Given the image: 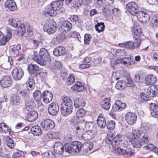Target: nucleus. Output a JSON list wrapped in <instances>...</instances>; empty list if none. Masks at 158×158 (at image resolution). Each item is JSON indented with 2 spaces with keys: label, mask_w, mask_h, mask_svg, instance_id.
<instances>
[{
  "label": "nucleus",
  "mask_w": 158,
  "mask_h": 158,
  "mask_svg": "<svg viewBox=\"0 0 158 158\" xmlns=\"http://www.w3.org/2000/svg\"><path fill=\"white\" fill-rule=\"evenodd\" d=\"M157 81L156 77L152 75H147L145 80V83L147 85H151L155 83Z\"/></svg>",
  "instance_id": "bb28decb"
},
{
  "label": "nucleus",
  "mask_w": 158,
  "mask_h": 158,
  "mask_svg": "<svg viewBox=\"0 0 158 158\" xmlns=\"http://www.w3.org/2000/svg\"><path fill=\"white\" fill-rule=\"evenodd\" d=\"M132 62V60L131 58H125L123 59L117 60L115 62V64L121 63L124 64L127 67L130 66Z\"/></svg>",
  "instance_id": "a878e982"
},
{
  "label": "nucleus",
  "mask_w": 158,
  "mask_h": 158,
  "mask_svg": "<svg viewBox=\"0 0 158 158\" xmlns=\"http://www.w3.org/2000/svg\"><path fill=\"white\" fill-rule=\"evenodd\" d=\"M82 2L79 0H77L74 1L72 5L76 9H79L81 7L82 5Z\"/></svg>",
  "instance_id": "5fc2aeb1"
},
{
  "label": "nucleus",
  "mask_w": 158,
  "mask_h": 158,
  "mask_svg": "<svg viewBox=\"0 0 158 158\" xmlns=\"http://www.w3.org/2000/svg\"><path fill=\"white\" fill-rule=\"evenodd\" d=\"M118 137L117 136H116L114 139H113L112 137H108L107 139V141L110 142V143H111L113 147L116 148L117 146L119 143V142L118 140H116V138Z\"/></svg>",
  "instance_id": "ea45409f"
},
{
  "label": "nucleus",
  "mask_w": 158,
  "mask_h": 158,
  "mask_svg": "<svg viewBox=\"0 0 158 158\" xmlns=\"http://www.w3.org/2000/svg\"><path fill=\"white\" fill-rule=\"evenodd\" d=\"M75 81V79L73 74H71L68 78L66 83L69 85H70L73 83Z\"/></svg>",
  "instance_id": "3c124183"
},
{
  "label": "nucleus",
  "mask_w": 158,
  "mask_h": 158,
  "mask_svg": "<svg viewBox=\"0 0 158 158\" xmlns=\"http://www.w3.org/2000/svg\"><path fill=\"white\" fill-rule=\"evenodd\" d=\"M66 37V35L64 33H62L61 34H58L56 37L52 39L51 43L54 45L57 44L65 40Z\"/></svg>",
  "instance_id": "aec40b11"
},
{
  "label": "nucleus",
  "mask_w": 158,
  "mask_h": 158,
  "mask_svg": "<svg viewBox=\"0 0 158 158\" xmlns=\"http://www.w3.org/2000/svg\"><path fill=\"white\" fill-rule=\"evenodd\" d=\"M5 37L8 40H9L12 37V33L10 30H8L6 31Z\"/></svg>",
  "instance_id": "338daca9"
},
{
  "label": "nucleus",
  "mask_w": 158,
  "mask_h": 158,
  "mask_svg": "<svg viewBox=\"0 0 158 158\" xmlns=\"http://www.w3.org/2000/svg\"><path fill=\"white\" fill-rule=\"evenodd\" d=\"M110 98H104L102 102V106L104 109L108 110L110 106Z\"/></svg>",
  "instance_id": "72a5a7b5"
},
{
  "label": "nucleus",
  "mask_w": 158,
  "mask_h": 158,
  "mask_svg": "<svg viewBox=\"0 0 158 158\" xmlns=\"http://www.w3.org/2000/svg\"><path fill=\"white\" fill-rule=\"evenodd\" d=\"M69 35L71 37H75L76 36V38H77L78 40L81 42V37L80 36V34L78 33H77L75 31H71L69 34Z\"/></svg>",
  "instance_id": "603ef678"
},
{
  "label": "nucleus",
  "mask_w": 158,
  "mask_h": 158,
  "mask_svg": "<svg viewBox=\"0 0 158 158\" xmlns=\"http://www.w3.org/2000/svg\"><path fill=\"white\" fill-rule=\"evenodd\" d=\"M7 41H8V40L3 35L1 37H0V44L2 45H5Z\"/></svg>",
  "instance_id": "680f3d73"
},
{
  "label": "nucleus",
  "mask_w": 158,
  "mask_h": 158,
  "mask_svg": "<svg viewBox=\"0 0 158 158\" xmlns=\"http://www.w3.org/2000/svg\"><path fill=\"white\" fill-rule=\"evenodd\" d=\"M132 138H141L143 136H147L144 135L142 131L138 129H133L132 132Z\"/></svg>",
  "instance_id": "7c9ffc66"
},
{
  "label": "nucleus",
  "mask_w": 158,
  "mask_h": 158,
  "mask_svg": "<svg viewBox=\"0 0 158 158\" xmlns=\"http://www.w3.org/2000/svg\"><path fill=\"white\" fill-rule=\"evenodd\" d=\"M72 27V24L70 22L68 21H64L61 26V30L63 32H66L70 30Z\"/></svg>",
  "instance_id": "b1692460"
},
{
  "label": "nucleus",
  "mask_w": 158,
  "mask_h": 158,
  "mask_svg": "<svg viewBox=\"0 0 158 158\" xmlns=\"http://www.w3.org/2000/svg\"><path fill=\"white\" fill-rule=\"evenodd\" d=\"M148 139L147 136H143L141 138H132L131 143L134 147L140 148L143 145L148 143Z\"/></svg>",
  "instance_id": "0eeeda50"
},
{
  "label": "nucleus",
  "mask_w": 158,
  "mask_h": 158,
  "mask_svg": "<svg viewBox=\"0 0 158 158\" xmlns=\"http://www.w3.org/2000/svg\"><path fill=\"white\" fill-rule=\"evenodd\" d=\"M127 155L130 156H132L135 153L134 151L130 148H129L127 150Z\"/></svg>",
  "instance_id": "774afa93"
},
{
  "label": "nucleus",
  "mask_w": 158,
  "mask_h": 158,
  "mask_svg": "<svg viewBox=\"0 0 158 158\" xmlns=\"http://www.w3.org/2000/svg\"><path fill=\"white\" fill-rule=\"evenodd\" d=\"M12 83L11 77L9 76H3L0 81L1 86L4 88L10 87Z\"/></svg>",
  "instance_id": "2eb2a0df"
},
{
  "label": "nucleus",
  "mask_w": 158,
  "mask_h": 158,
  "mask_svg": "<svg viewBox=\"0 0 158 158\" xmlns=\"http://www.w3.org/2000/svg\"><path fill=\"white\" fill-rule=\"evenodd\" d=\"M150 24L154 28L158 26V14L153 15L151 17Z\"/></svg>",
  "instance_id": "473e14b6"
},
{
  "label": "nucleus",
  "mask_w": 158,
  "mask_h": 158,
  "mask_svg": "<svg viewBox=\"0 0 158 158\" xmlns=\"http://www.w3.org/2000/svg\"><path fill=\"white\" fill-rule=\"evenodd\" d=\"M139 20L143 23H146L148 22L150 19L149 15L146 12L140 11L137 16Z\"/></svg>",
  "instance_id": "dca6fc26"
},
{
  "label": "nucleus",
  "mask_w": 158,
  "mask_h": 158,
  "mask_svg": "<svg viewBox=\"0 0 158 158\" xmlns=\"http://www.w3.org/2000/svg\"><path fill=\"white\" fill-rule=\"evenodd\" d=\"M51 6L56 11V10H60L61 6L60 2L59 1H53L50 4Z\"/></svg>",
  "instance_id": "37998d69"
},
{
  "label": "nucleus",
  "mask_w": 158,
  "mask_h": 158,
  "mask_svg": "<svg viewBox=\"0 0 158 158\" xmlns=\"http://www.w3.org/2000/svg\"><path fill=\"white\" fill-rule=\"evenodd\" d=\"M10 129L5 123H2L0 124V132L6 133L10 131Z\"/></svg>",
  "instance_id": "49530a36"
},
{
  "label": "nucleus",
  "mask_w": 158,
  "mask_h": 158,
  "mask_svg": "<svg viewBox=\"0 0 158 158\" xmlns=\"http://www.w3.org/2000/svg\"><path fill=\"white\" fill-rule=\"evenodd\" d=\"M12 74L13 78L15 80H19L24 74V72L22 69L15 67L12 71Z\"/></svg>",
  "instance_id": "f8f14e48"
},
{
  "label": "nucleus",
  "mask_w": 158,
  "mask_h": 158,
  "mask_svg": "<svg viewBox=\"0 0 158 158\" xmlns=\"http://www.w3.org/2000/svg\"><path fill=\"white\" fill-rule=\"evenodd\" d=\"M147 95H145V94L142 93L140 95L141 98L144 101H148L149 99V97H150L149 96V95L147 94Z\"/></svg>",
  "instance_id": "69168bd1"
},
{
  "label": "nucleus",
  "mask_w": 158,
  "mask_h": 158,
  "mask_svg": "<svg viewBox=\"0 0 158 158\" xmlns=\"http://www.w3.org/2000/svg\"><path fill=\"white\" fill-rule=\"evenodd\" d=\"M151 108V114L152 116L156 118H158V106L154 103L150 104Z\"/></svg>",
  "instance_id": "c85d7f7f"
},
{
  "label": "nucleus",
  "mask_w": 158,
  "mask_h": 158,
  "mask_svg": "<svg viewBox=\"0 0 158 158\" xmlns=\"http://www.w3.org/2000/svg\"><path fill=\"white\" fill-rule=\"evenodd\" d=\"M106 125L108 129L112 130L115 127V123L114 121L111 120L108 122Z\"/></svg>",
  "instance_id": "864d4df0"
},
{
  "label": "nucleus",
  "mask_w": 158,
  "mask_h": 158,
  "mask_svg": "<svg viewBox=\"0 0 158 158\" xmlns=\"http://www.w3.org/2000/svg\"><path fill=\"white\" fill-rule=\"evenodd\" d=\"M5 6L11 11H14L17 8L16 4L13 0H7L5 2Z\"/></svg>",
  "instance_id": "cd10ccee"
},
{
  "label": "nucleus",
  "mask_w": 158,
  "mask_h": 158,
  "mask_svg": "<svg viewBox=\"0 0 158 158\" xmlns=\"http://www.w3.org/2000/svg\"><path fill=\"white\" fill-rule=\"evenodd\" d=\"M127 107L126 104L122 102L119 100H115V103L112 106V110L114 111H120L125 109Z\"/></svg>",
  "instance_id": "ddd939ff"
},
{
  "label": "nucleus",
  "mask_w": 158,
  "mask_h": 158,
  "mask_svg": "<svg viewBox=\"0 0 158 158\" xmlns=\"http://www.w3.org/2000/svg\"><path fill=\"white\" fill-rule=\"evenodd\" d=\"M125 118L128 124L132 125L136 123L137 117L135 113L128 112L126 114Z\"/></svg>",
  "instance_id": "9d476101"
},
{
  "label": "nucleus",
  "mask_w": 158,
  "mask_h": 158,
  "mask_svg": "<svg viewBox=\"0 0 158 158\" xmlns=\"http://www.w3.org/2000/svg\"><path fill=\"white\" fill-rule=\"evenodd\" d=\"M127 55V52L123 49H117L115 52V56L117 58H119L120 59H123Z\"/></svg>",
  "instance_id": "c756f323"
},
{
  "label": "nucleus",
  "mask_w": 158,
  "mask_h": 158,
  "mask_svg": "<svg viewBox=\"0 0 158 158\" xmlns=\"http://www.w3.org/2000/svg\"><path fill=\"white\" fill-rule=\"evenodd\" d=\"M53 9L50 4L45 8L44 11V14H47L48 15L51 16H55L56 15V11Z\"/></svg>",
  "instance_id": "2f4dec72"
},
{
  "label": "nucleus",
  "mask_w": 158,
  "mask_h": 158,
  "mask_svg": "<svg viewBox=\"0 0 158 158\" xmlns=\"http://www.w3.org/2000/svg\"><path fill=\"white\" fill-rule=\"evenodd\" d=\"M21 49V46L20 44H18L15 47H14L11 48V52L12 53L17 55L19 52V50Z\"/></svg>",
  "instance_id": "09e8293b"
},
{
  "label": "nucleus",
  "mask_w": 158,
  "mask_h": 158,
  "mask_svg": "<svg viewBox=\"0 0 158 158\" xmlns=\"http://www.w3.org/2000/svg\"><path fill=\"white\" fill-rule=\"evenodd\" d=\"M71 89L80 92L84 90V87L81 83L77 81L74 85L72 86Z\"/></svg>",
  "instance_id": "4c0bfd02"
},
{
  "label": "nucleus",
  "mask_w": 158,
  "mask_h": 158,
  "mask_svg": "<svg viewBox=\"0 0 158 158\" xmlns=\"http://www.w3.org/2000/svg\"><path fill=\"white\" fill-rule=\"evenodd\" d=\"M134 80L135 82L138 83H140L142 80V79L140 77L139 75L138 74L134 75Z\"/></svg>",
  "instance_id": "e2e57ef3"
},
{
  "label": "nucleus",
  "mask_w": 158,
  "mask_h": 158,
  "mask_svg": "<svg viewBox=\"0 0 158 158\" xmlns=\"http://www.w3.org/2000/svg\"><path fill=\"white\" fill-rule=\"evenodd\" d=\"M44 158H54V156L51 152H46L44 155Z\"/></svg>",
  "instance_id": "052dcab7"
},
{
  "label": "nucleus",
  "mask_w": 158,
  "mask_h": 158,
  "mask_svg": "<svg viewBox=\"0 0 158 158\" xmlns=\"http://www.w3.org/2000/svg\"><path fill=\"white\" fill-rule=\"evenodd\" d=\"M135 41L134 42L132 41H129L119 44V46L127 49L131 50H133L135 48H136L135 45L137 43Z\"/></svg>",
  "instance_id": "f3484780"
},
{
  "label": "nucleus",
  "mask_w": 158,
  "mask_h": 158,
  "mask_svg": "<svg viewBox=\"0 0 158 158\" xmlns=\"http://www.w3.org/2000/svg\"><path fill=\"white\" fill-rule=\"evenodd\" d=\"M127 86V84L125 81H119L116 83L115 87L118 89L122 90Z\"/></svg>",
  "instance_id": "a19ab883"
},
{
  "label": "nucleus",
  "mask_w": 158,
  "mask_h": 158,
  "mask_svg": "<svg viewBox=\"0 0 158 158\" xmlns=\"http://www.w3.org/2000/svg\"><path fill=\"white\" fill-rule=\"evenodd\" d=\"M74 104L76 108H80L85 105V103L81 98L76 99L74 101Z\"/></svg>",
  "instance_id": "e433bc0d"
},
{
  "label": "nucleus",
  "mask_w": 158,
  "mask_h": 158,
  "mask_svg": "<svg viewBox=\"0 0 158 158\" xmlns=\"http://www.w3.org/2000/svg\"><path fill=\"white\" fill-rule=\"evenodd\" d=\"M6 144L7 146L10 149H12L14 147V141L9 136L6 137Z\"/></svg>",
  "instance_id": "a18cd8bd"
},
{
  "label": "nucleus",
  "mask_w": 158,
  "mask_h": 158,
  "mask_svg": "<svg viewBox=\"0 0 158 158\" xmlns=\"http://www.w3.org/2000/svg\"><path fill=\"white\" fill-rule=\"evenodd\" d=\"M42 95L41 92L39 90L35 91L33 94V96L35 100L37 102L42 99Z\"/></svg>",
  "instance_id": "de8ad7c7"
},
{
  "label": "nucleus",
  "mask_w": 158,
  "mask_h": 158,
  "mask_svg": "<svg viewBox=\"0 0 158 158\" xmlns=\"http://www.w3.org/2000/svg\"><path fill=\"white\" fill-rule=\"evenodd\" d=\"M33 77L32 75L30 76L28 78V80L27 81L28 82L29 87L28 89L30 90H32L35 86V83L33 81Z\"/></svg>",
  "instance_id": "79ce46f5"
},
{
  "label": "nucleus",
  "mask_w": 158,
  "mask_h": 158,
  "mask_svg": "<svg viewBox=\"0 0 158 158\" xmlns=\"http://www.w3.org/2000/svg\"><path fill=\"white\" fill-rule=\"evenodd\" d=\"M56 29V24L55 22L52 20L46 21L44 25V30L49 34L54 33Z\"/></svg>",
  "instance_id": "423d86ee"
},
{
  "label": "nucleus",
  "mask_w": 158,
  "mask_h": 158,
  "mask_svg": "<svg viewBox=\"0 0 158 158\" xmlns=\"http://www.w3.org/2000/svg\"><path fill=\"white\" fill-rule=\"evenodd\" d=\"M28 70L30 74L35 77L38 73V67L36 64H30L28 65Z\"/></svg>",
  "instance_id": "4be33fe9"
},
{
  "label": "nucleus",
  "mask_w": 158,
  "mask_h": 158,
  "mask_svg": "<svg viewBox=\"0 0 158 158\" xmlns=\"http://www.w3.org/2000/svg\"><path fill=\"white\" fill-rule=\"evenodd\" d=\"M59 110V106L58 103L56 102L51 103L48 108L49 114L53 115L56 114Z\"/></svg>",
  "instance_id": "4468645a"
},
{
  "label": "nucleus",
  "mask_w": 158,
  "mask_h": 158,
  "mask_svg": "<svg viewBox=\"0 0 158 158\" xmlns=\"http://www.w3.org/2000/svg\"><path fill=\"white\" fill-rule=\"evenodd\" d=\"M53 53L56 56H61L66 55V52L63 47L59 46L54 49Z\"/></svg>",
  "instance_id": "5701e85b"
},
{
  "label": "nucleus",
  "mask_w": 158,
  "mask_h": 158,
  "mask_svg": "<svg viewBox=\"0 0 158 158\" xmlns=\"http://www.w3.org/2000/svg\"><path fill=\"white\" fill-rule=\"evenodd\" d=\"M10 102L12 105L17 106L20 104L21 102V99L19 96L13 94L10 98Z\"/></svg>",
  "instance_id": "393cba45"
},
{
  "label": "nucleus",
  "mask_w": 158,
  "mask_h": 158,
  "mask_svg": "<svg viewBox=\"0 0 158 158\" xmlns=\"http://www.w3.org/2000/svg\"><path fill=\"white\" fill-rule=\"evenodd\" d=\"M79 126L76 127V129L77 130V132L78 133L79 132L83 133L85 131H84L85 128H86V130H92L91 129L93 128V129L94 130V128H93L94 124L91 121L88 122L85 121V120L83 121L81 123H79Z\"/></svg>",
  "instance_id": "20e7f679"
},
{
  "label": "nucleus",
  "mask_w": 158,
  "mask_h": 158,
  "mask_svg": "<svg viewBox=\"0 0 158 158\" xmlns=\"http://www.w3.org/2000/svg\"><path fill=\"white\" fill-rule=\"evenodd\" d=\"M131 31L132 32L133 37L136 41L135 42L137 43L135 47L137 48L140 46L141 43L140 37L142 35L141 30L139 27L136 26L132 28Z\"/></svg>",
  "instance_id": "39448f33"
},
{
  "label": "nucleus",
  "mask_w": 158,
  "mask_h": 158,
  "mask_svg": "<svg viewBox=\"0 0 158 158\" xmlns=\"http://www.w3.org/2000/svg\"><path fill=\"white\" fill-rule=\"evenodd\" d=\"M53 95L52 92L48 91H44L42 93V99L46 103H48L52 99Z\"/></svg>",
  "instance_id": "6ab92c4d"
},
{
  "label": "nucleus",
  "mask_w": 158,
  "mask_h": 158,
  "mask_svg": "<svg viewBox=\"0 0 158 158\" xmlns=\"http://www.w3.org/2000/svg\"><path fill=\"white\" fill-rule=\"evenodd\" d=\"M38 114L37 112L35 111H30L27 115L28 120L29 122H33L37 118Z\"/></svg>",
  "instance_id": "58836bf2"
},
{
  "label": "nucleus",
  "mask_w": 158,
  "mask_h": 158,
  "mask_svg": "<svg viewBox=\"0 0 158 158\" xmlns=\"http://www.w3.org/2000/svg\"><path fill=\"white\" fill-rule=\"evenodd\" d=\"M105 27L104 23L102 22L101 23L97 22V24L95 25L96 30L99 33L103 31Z\"/></svg>",
  "instance_id": "c03bdc74"
},
{
  "label": "nucleus",
  "mask_w": 158,
  "mask_h": 158,
  "mask_svg": "<svg viewBox=\"0 0 158 158\" xmlns=\"http://www.w3.org/2000/svg\"><path fill=\"white\" fill-rule=\"evenodd\" d=\"M85 114V110L83 109H80L76 113L77 117V118L81 117L84 116Z\"/></svg>",
  "instance_id": "4d7b16f0"
},
{
  "label": "nucleus",
  "mask_w": 158,
  "mask_h": 158,
  "mask_svg": "<svg viewBox=\"0 0 158 158\" xmlns=\"http://www.w3.org/2000/svg\"><path fill=\"white\" fill-rule=\"evenodd\" d=\"M96 135V131L94 130H89L83 134L82 138L85 140H89L94 137Z\"/></svg>",
  "instance_id": "a211bd4d"
},
{
  "label": "nucleus",
  "mask_w": 158,
  "mask_h": 158,
  "mask_svg": "<svg viewBox=\"0 0 158 158\" xmlns=\"http://www.w3.org/2000/svg\"><path fill=\"white\" fill-rule=\"evenodd\" d=\"M17 93L21 95L25 99H27L29 97L28 95L26 93L24 90H22L18 89Z\"/></svg>",
  "instance_id": "13d9d810"
},
{
  "label": "nucleus",
  "mask_w": 158,
  "mask_h": 158,
  "mask_svg": "<svg viewBox=\"0 0 158 158\" xmlns=\"http://www.w3.org/2000/svg\"><path fill=\"white\" fill-rule=\"evenodd\" d=\"M97 123L98 126L101 128H104L106 125L105 118L102 114H99L97 120Z\"/></svg>",
  "instance_id": "c9c22d12"
},
{
  "label": "nucleus",
  "mask_w": 158,
  "mask_h": 158,
  "mask_svg": "<svg viewBox=\"0 0 158 158\" xmlns=\"http://www.w3.org/2000/svg\"><path fill=\"white\" fill-rule=\"evenodd\" d=\"M147 93L150 98L154 97L158 95V85H155L148 88Z\"/></svg>",
  "instance_id": "412c9836"
},
{
  "label": "nucleus",
  "mask_w": 158,
  "mask_h": 158,
  "mask_svg": "<svg viewBox=\"0 0 158 158\" xmlns=\"http://www.w3.org/2000/svg\"><path fill=\"white\" fill-rule=\"evenodd\" d=\"M92 36L90 34H86L84 35V43L85 44H89L91 40Z\"/></svg>",
  "instance_id": "6e6d98bb"
},
{
  "label": "nucleus",
  "mask_w": 158,
  "mask_h": 158,
  "mask_svg": "<svg viewBox=\"0 0 158 158\" xmlns=\"http://www.w3.org/2000/svg\"><path fill=\"white\" fill-rule=\"evenodd\" d=\"M155 147L152 144H148L147 145L144 146L143 148L144 149L152 151Z\"/></svg>",
  "instance_id": "0e129e2a"
},
{
  "label": "nucleus",
  "mask_w": 158,
  "mask_h": 158,
  "mask_svg": "<svg viewBox=\"0 0 158 158\" xmlns=\"http://www.w3.org/2000/svg\"><path fill=\"white\" fill-rule=\"evenodd\" d=\"M73 109V103L71 99L68 97H65L62 103L61 112L64 116H67L71 114Z\"/></svg>",
  "instance_id": "7ed1b4c3"
},
{
  "label": "nucleus",
  "mask_w": 158,
  "mask_h": 158,
  "mask_svg": "<svg viewBox=\"0 0 158 158\" xmlns=\"http://www.w3.org/2000/svg\"><path fill=\"white\" fill-rule=\"evenodd\" d=\"M64 146L63 147H59L56 149L54 150L55 153L59 155H62L63 152H64Z\"/></svg>",
  "instance_id": "bf43d9fd"
},
{
  "label": "nucleus",
  "mask_w": 158,
  "mask_h": 158,
  "mask_svg": "<svg viewBox=\"0 0 158 158\" xmlns=\"http://www.w3.org/2000/svg\"><path fill=\"white\" fill-rule=\"evenodd\" d=\"M31 131L32 134L36 135H40L43 133L40 127L37 125L32 127L31 128Z\"/></svg>",
  "instance_id": "f704fd0d"
},
{
  "label": "nucleus",
  "mask_w": 158,
  "mask_h": 158,
  "mask_svg": "<svg viewBox=\"0 0 158 158\" xmlns=\"http://www.w3.org/2000/svg\"><path fill=\"white\" fill-rule=\"evenodd\" d=\"M126 8L128 12L133 15H135L138 11V7L136 3L134 2L128 3L126 6Z\"/></svg>",
  "instance_id": "9b49d317"
},
{
  "label": "nucleus",
  "mask_w": 158,
  "mask_h": 158,
  "mask_svg": "<svg viewBox=\"0 0 158 158\" xmlns=\"http://www.w3.org/2000/svg\"><path fill=\"white\" fill-rule=\"evenodd\" d=\"M79 16L76 15H71L69 18L70 21L75 23H79Z\"/></svg>",
  "instance_id": "8fccbe9b"
},
{
  "label": "nucleus",
  "mask_w": 158,
  "mask_h": 158,
  "mask_svg": "<svg viewBox=\"0 0 158 158\" xmlns=\"http://www.w3.org/2000/svg\"><path fill=\"white\" fill-rule=\"evenodd\" d=\"M40 125L44 130L50 131L53 129L54 127V123L50 119H47L42 121Z\"/></svg>",
  "instance_id": "1a4fd4ad"
},
{
  "label": "nucleus",
  "mask_w": 158,
  "mask_h": 158,
  "mask_svg": "<svg viewBox=\"0 0 158 158\" xmlns=\"http://www.w3.org/2000/svg\"><path fill=\"white\" fill-rule=\"evenodd\" d=\"M9 24L12 27L18 28L19 29L18 31H22L23 33L25 32V29L24 27V25L23 24H21L20 21L18 19L15 18H12L8 20Z\"/></svg>",
  "instance_id": "6e6552de"
},
{
  "label": "nucleus",
  "mask_w": 158,
  "mask_h": 158,
  "mask_svg": "<svg viewBox=\"0 0 158 158\" xmlns=\"http://www.w3.org/2000/svg\"><path fill=\"white\" fill-rule=\"evenodd\" d=\"M93 147V144L91 143L82 144L80 142L74 141L71 144L66 143L64 144L65 151L69 153L73 152L78 153L81 150L85 153L88 152L91 150Z\"/></svg>",
  "instance_id": "f257e3e1"
},
{
  "label": "nucleus",
  "mask_w": 158,
  "mask_h": 158,
  "mask_svg": "<svg viewBox=\"0 0 158 158\" xmlns=\"http://www.w3.org/2000/svg\"><path fill=\"white\" fill-rule=\"evenodd\" d=\"M37 54L36 52H35L32 59L34 61L41 65L46 64V62H49L51 60L48 51L44 48L40 49L39 57H38Z\"/></svg>",
  "instance_id": "f03ea898"
}]
</instances>
